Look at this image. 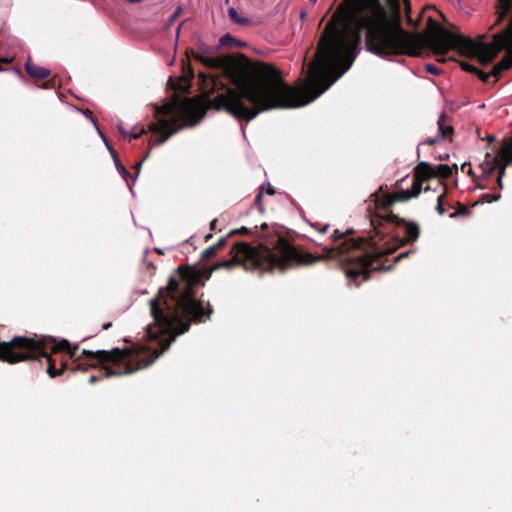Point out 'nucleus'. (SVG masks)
<instances>
[{"instance_id":"1","label":"nucleus","mask_w":512,"mask_h":512,"mask_svg":"<svg viewBox=\"0 0 512 512\" xmlns=\"http://www.w3.org/2000/svg\"><path fill=\"white\" fill-rule=\"evenodd\" d=\"M347 8L340 5L324 27L314 60L310 63L302 88L286 83L273 64L253 61L246 55L219 54L220 46L198 41L187 56L220 74L200 73L205 100L193 98L154 107V119L147 125L130 129V139L150 132L151 146L167 141L179 130L178 114L199 122L207 110H225L246 122L260 112L278 108H297L309 104L324 93L353 65V48L359 43L357 30L349 28Z\"/></svg>"},{"instance_id":"2","label":"nucleus","mask_w":512,"mask_h":512,"mask_svg":"<svg viewBox=\"0 0 512 512\" xmlns=\"http://www.w3.org/2000/svg\"><path fill=\"white\" fill-rule=\"evenodd\" d=\"M258 247L246 242L235 243L230 259L218 261L210 269L180 266L170 276L165 287L150 300V312L154 326L148 325L146 343L130 341V374L151 365L169 349L176 336L187 332L191 324L204 323L211 319L213 307L208 302L196 299L195 287L204 286L212 272L242 266L246 271L285 272L289 269L311 265L321 258L299 250L278 230L262 223Z\"/></svg>"},{"instance_id":"3","label":"nucleus","mask_w":512,"mask_h":512,"mask_svg":"<svg viewBox=\"0 0 512 512\" xmlns=\"http://www.w3.org/2000/svg\"><path fill=\"white\" fill-rule=\"evenodd\" d=\"M511 8L512 0H499L494 25H499L508 16ZM347 18L349 28L357 30L360 38L353 48V62L360 51L363 29H366L367 50L380 57H418L422 54L423 47L429 48L436 55L458 49L464 54L477 56L482 65L490 64L512 39V19L502 31L492 36L489 43L476 42L461 34L452 33L432 17H428L422 34L409 33L401 25L399 0H364L356 11L347 8Z\"/></svg>"},{"instance_id":"4","label":"nucleus","mask_w":512,"mask_h":512,"mask_svg":"<svg viewBox=\"0 0 512 512\" xmlns=\"http://www.w3.org/2000/svg\"><path fill=\"white\" fill-rule=\"evenodd\" d=\"M386 204V195L375 199V213L370 218L372 229L367 236L346 238L353 230H334L330 237L332 246L323 248L324 254L318 261L339 258L343 272L356 286L367 281L371 272L390 269L382 258L399 247L413 244L419 238L420 227L394 214V204Z\"/></svg>"},{"instance_id":"5","label":"nucleus","mask_w":512,"mask_h":512,"mask_svg":"<svg viewBox=\"0 0 512 512\" xmlns=\"http://www.w3.org/2000/svg\"><path fill=\"white\" fill-rule=\"evenodd\" d=\"M78 344L73 347L63 339L56 342L51 336L23 337L16 336L11 341L0 342V361L10 364L21 361H28L44 357L47 360V373L50 377L60 375L65 368V363L60 362V368L55 366V360L50 353L67 351L73 359L71 369L73 371H87L90 367L101 365L97 375H91L88 379L90 384L97 382L104 377L124 375L128 373V348L122 350L116 348L112 351L83 350L77 355Z\"/></svg>"},{"instance_id":"6","label":"nucleus","mask_w":512,"mask_h":512,"mask_svg":"<svg viewBox=\"0 0 512 512\" xmlns=\"http://www.w3.org/2000/svg\"><path fill=\"white\" fill-rule=\"evenodd\" d=\"M413 176H405L396 183L399 188L398 192L386 193V205L395 204L396 202L408 201L416 198L422 191L423 183L428 180L436 179V171L428 162H419L414 170Z\"/></svg>"},{"instance_id":"7","label":"nucleus","mask_w":512,"mask_h":512,"mask_svg":"<svg viewBox=\"0 0 512 512\" xmlns=\"http://www.w3.org/2000/svg\"><path fill=\"white\" fill-rule=\"evenodd\" d=\"M483 172L491 175L494 170L498 169L497 184L499 188H503L502 179L505 175L506 167L512 166V135L503 139L500 148L495 156L490 153L485 155V163L481 165Z\"/></svg>"},{"instance_id":"8","label":"nucleus","mask_w":512,"mask_h":512,"mask_svg":"<svg viewBox=\"0 0 512 512\" xmlns=\"http://www.w3.org/2000/svg\"><path fill=\"white\" fill-rule=\"evenodd\" d=\"M447 116L445 113H442L437 121L438 125V134L435 137L427 139L422 144H427L429 146H434L442 140H452V136L454 134V128L447 123Z\"/></svg>"},{"instance_id":"9","label":"nucleus","mask_w":512,"mask_h":512,"mask_svg":"<svg viewBox=\"0 0 512 512\" xmlns=\"http://www.w3.org/2000/svg\"><path fill=\"white\" fill-rule=\"evenodd\" d=\"M27 74L35 79H45L50 76L51 70L34 64L30 59L25 63Z\"/></svg>"},{"instance_id":"10","label":"nucleus","mask_w":512,"mask_h":512,"mask_svg":"<svg viewBox=\"0 0 512 512\" xmlns=\"http://www.w3.org/2000/svg\"><path fill=\"white\" fill-rule=\"evenodd\" d=\"M457 171L458 170V167L456 164H454L453 166H449V165H446V164H439L436 168H435V171H436V179H435V183H436V187H442V189L444 187H446L440 179H449L452 174H453V171Z\"/></svg>"},{"instance_id":"11","label":"nucleus","mask_w":512,"mask_h":512,"mask_svg":"<svg viewBox=\"0 0 512 512\" xmlns=\"http://www.w3.org/2000/svg\"><path fill=\"white\" fill-rule=\"evenodd\" d=\"M220 47H227V48H236V47H244L245 43L241 40L236 39L235 37L231 36L230 34L223 35L220 40Z\"/></svg>"},{"instance_id":"12","label":"nucleus","mask_w":512,"mask_h":512,"mask_svg":"<svg viewBox=\"0 0 512 512\" xmlns=\"http://www.w3.org/2000/svg\"><path fill=\"white\" fill-rule=\"evenodd\" d=\"M85 115L91 120V122L93 123V125L95 126V129L97 130L99 136L101 137V139L103 140L107 150L110 152L111 155L117 153L116 150L111 146V144L109 143V141L107 140V138L105 137L104 133L100 130V128L98 127L95 119L92 117V113L91 111L87 110Z\"/></svg>"},{"instance_id":"13","label":"nucleus","mask_w":512,"mask_h":512,"mask_svg":"<svg viewBox=\"0 0 512 512\" xmlns=\"http://www.w3.org/2000/svg\"><path fill=\"white\" fill-rule=\"evenodd\" d=\"M111 156L113 158V161H114L116 169L118 170V172L122 176V178L125 181V183L128 185V171L126 170L125 166L120 161L117 153H115V154H113Z\"/></svg>"},{"instance_id":"14","label":"nucleus","mask_w":512,"mask_h":512,"mask_svg":"<svg viewBox=\"0 0 512 512\" xmlns=\"http://www.w3.org/2000/svg\"><path fill=\"white\" fill-rule=\"evenodd\" d=\"M228 15L233 20V22L241 25H246L249 23V19L245 17H240L235 8L231 7L228 9Z\"/></svg>"},{"instance_id":"15","label":"nucleus","mask_w":512,"mask_h":512,"mask_svg":"<svg viewBox=\"0 0 512 512\" xmlns=\"http://www.w3.org/2000/svg\"><path fill=\"white\" fill-rule=\"evenodd\" d=\"M447 193V187L443 188V192L437 197V205H436V211L439 215H444L446 213V209L444 207V198Z\"/></svg>"},{"instance_id":"16","label":"nucleus","mask_w":512,"mask_h":512,"mask_svg":"<svg viewBox=\"0 0 512 512\" xmlns=\"http://www.w3.org/2000/svg\"><path fill=\"white\" fill-rule=\"evenodd\" d=\"M501 198L500 193H485L480 196L479 202L481 203H492L498 201Z\"/></svg>"},{"instance_id":"17","label":"nucleus","mask_w":512,"mask_h":512,"mask_svg":"<svg viewBox=\"0 0 512 512\" xmlns=\"http://www.w3.org/2000/svg\"><path fill=\"white\" fill-rule=\"evenodd\" d=\"M218 252V249L214 245H212L202 252L201 259L204 261H208L215 257Z\"/></svg>"},{"instance_id":"18","label":"nucleus","mask_w":512,"mask_h":512,"mask_svg":"<svg viewBox=\"0 0 512 512\" xmlns=\"http://www.w3.org/2000/svg\"><path fill=\"white\" fill-rule=\"evenodd\" d=\"M469 214H470V210L463 204L458 203L456 212L451 214L450 217H456L457 215H469Z\"/></svg>"},{"instance_id":"19","label":"nucleus","mask_w":512,"mask_h":512,"mask_svg":"<svg viewBox=\"0 0 512 512\" xmlns=\"http://www.w3.org/2000/svg\"><path fill=\"white\" fill-rule=\"evenodd\" d=\"M460 66L466 72H469L472 74H475L476 72H478V68L468 62H461Z\"/></svg>"},{"instance_id":"20","label":"nucleus","mask_w":512,"mask_h":512,"mask_svg":"<svg viewBox=\"0 0 512 512\" xmlns=\"http://www.w3.org/2000/svg\"><path fill=\"white\" fill-rule=\"evenodd\" d=\"M475 75H477V76H478V78H479L482 82H484V83L488 82V80L490 79V77H491V76H493V75L491 74V71H490L489 73H486V72H483V71H482V70H480V69H478V72H476V73H475Z\"/></svg>"},{"instance_id":"21","label":"nucleus","mask_w":512,"mask_h":512,"mask_svg":"<svg viewBox=\"0 0 512 512\" xmlns=\"http://www.w3.org/2000/svg\"><path fill=\"white\" fill-rule=\"evenodd\" d=\"M425 69L428 73L432 75H439L441 73V69L435 66L434 64H427Z\"/></svg>"},{"instance_id":"22","label":"nucleus","mask_w":512,"mask_h":512,"mask_svg":"<svg viewBox=\"0 0 512 512\" xmlns=\"http://www.w3.org/2000/svg\"><path fill=\"white\" fill-rule=\"evenodd\" d=\"M250 231L247 227H241L240 229H235V230H232L228 236H234V235H237V234H242V235H246V234H249Z\"/></svg>"},{"instance_id":"23","label":"nucleus","mask_w":512,"mask_h":512,"mask_svg":"<svg viewBox=\"0 0 512 512\" xmlns=\"http://www.w3.org/2000/svg\"><path fill=\"white\" fill-rule=\"evenodd\" d=\"M410 9H411L410 8V2H409V0H406L405 1V13H406V16H407V20H408L409 24H411L413 26H417L416 23H413V20H412L410 14H409L410 13Z\"/></svg>"},{"instance_id":"24","label":"nucleus","mask_w":512,"mask_h":512,"mask_svg":"<svg viewBox=\"0 0 512 512\" xmlns=\"http://www.w3.org/2000/svg\"><path fill=\"white\" fill-rule=\"evenodd\" d=\"M229 237L230 236H228V235L226 237H222L221 239L218 240L217 243L214 244V246L218 249V251H220L227 245V239Z\"/></svg>"},{"instance_id":"25","label":"nucleus","mask_w":512,"mask_h":512,"mask_svg":"<svg viewBox=\"0 0 512 512\" xmlns=\"http://www.w3.org/2000/svg\"><path fill=\"white\" fill-rule=\"evenodd\" d=\"M262 197H263V190L261 189L260 192L255 197V204L258 206L260 212L264 211V208L261 206Z\"/></svg>"},{"instance_id":"26","label":"nucleus","mask_w":512,"mask_h":512,"mask_svg":"<svg viewBox=\"0 0 512 512\" xmlns=\"http://www.w3.org/2000/svg\"><path fill=\"white\" fill-rule=\"evenodd\" d=\"M314 228L318 229L319 232L321 234H325L328 230H329V225L328 224H313L312 225Z\"/></svg>"},{"instance_id":"27","label":"nucleus","mask_w":512,"mask_h":512,"mask_svg":"<svg viewBox=\"0 0 512 512\" xmlns=\"http://www.w3.org/2000/svg\"><path fill=\"white\" fill-rule=\"evenodd\" d=\"M194 77L193 69L189 66L188 67V74L182 77V80L185 82H190L191 79Z\"/></svg>"},{"instance_id":"28","label":"nucleus","mask_w":512,"mask_h":512,"mask_svg":"<svg viewBox=\"0 0 512 512\" xmlns=\"http://www.w3.org/2000/svg\"><path fill=\"white\" fill-rule=\"evenodd\" d=\"M413 252H414L413 250H410V251H406V252L400 253L399 255H397L395 257L394 260H395V262H399L400 260H402L404 258H407Z\"/></svg>"},{"instance_id":"29","label":"nucleus","mask_w":512,"mask_h":512,"mask_svg":"<svg viewBox=\"0 0 512 512\" xmlns=\"http://www.w3.org/2000/svg\"><path fill=\"white\" fill-rule=\"evenodd\" d=\"M181 11H182L181 7L176 8V10L173 12V14L170 17V22L175 21L180 16Z\"/></svg>"},{"instance_id":"30","label":"nucleus","mask_w":512,"mask_h":512,"mask_svg":"<svg viewBox=\"0 0 512 512\" xmlns=\"http://www.w3.org/2000/svg\"><path fill=\"white\" fill-rule=\"evenodd\" d=\"M169 84L171 85V87L174 89V90H183L184 89V86H182L181 84H174V80L172 78L169 79Z\"/></svg>"},{"instance_id":"31","label":"nucleus","mask_w":512,"mask_h":512,"mask_svg":"<svg viewBox=\"0 0 512 512\" xmlns=\"http://www.w3.org/2000/svg\"><path fill=\"white\" fill-rule=\"evenodd\" d=\"M118 130L123 137H126L128 135V132L124 129L122 125L118 126Z\"/></svg>"},{"instance_id":"32","label":"nucleus","mask_w":512,"mask_h":512,"mask_svg":"<svg viewBox=\"0 0 512 512\" xmlns=\"http://www.w3.org/2000/svg\"><path fill=\"white\" fill-rule=\"evenodd\" d=\"M217 223H218V219H213L210 223V229L211 230H216L217 229Z\"/></svg>"},{"instance_id":"33","label":"nucleus","mask_w":512,"mask_h":512,"mask_svg":"<svg viewBox=\"0 0 512 512\" xmlns=\"http://www.w3.org/2000/svg\"><path fill=\"white\" fill-rule=\"evenodd\" d=\"M266 192L269 195H274L275 194V189L269 185V187H268Z\"/></svg>"},{"instance_id":"34","label":"nucleus","mask_w":512,"mask_h":512,"mask_svg":"<svg viewBox=\"0 0 512 512\" xmlns=\"http://www.w3.org/2000/svg\"><path fill=\"white\" fill-rule=\"evenodd\" d=\"M111 326H112V323H111V322H107V323H104V324L102 325V329H103V330H107V329H109Z\"/></svg>"},{"instance_id":"35","label":"nucleus","mask_w":512,"mask_h":512,"mask_svg":"<svg viewBox=\"0 0 512 512\" xmlns=\"http://www.w3.org/2000/svg\"><path fill=\"white\" fill-rule=\"evenodd\" d=\"M448 158H449V154H445V155H440L439 156V159L442 160V161L443 160H448Z\"/></svg>"},{"instance_id":"36","label":"nucleus","mask_w":512,"mask_h":512,"mask_svg":"<svg viewBox=\"0 0 512 512\" xmlns=\"http://www.w3.org/2000/svg\"><path fill=\"white\" fill-rule=\"evenodd\" d=\"M11 61V59H8V58H0V62H3V63H9Z\"/></svg>"},{"instance_id":"37","label":"nucleus","mask_w":512,"mask_h":512,"mask_svg":"<svg viewBox=\"0 0 512 512\" xmlns=\"http://www.w3.org/2000/svg\"><path fill=\"white\" fill-rule=\"evenodd\" d=\"M213 237L212 234H208L205 236V241L208 242Z\"/></svg>"},{"instance_id":"38","label":"nucleus","mask_w":512,"mask_h":512,"mask_svg":"<svg viewBox=\"0 0 512 512\" xmlns=\"http://www.w3.org/2000/svg\"><path fill=\"white\" fill-rule=\"evenodd\" d=\"M488 141H489L490 143H491V142H493V141H495V137H494V136H489V137H488Z\"/></svg>"},{"instance_id":"39","label":"nucleus","mask_w":512,"mask_h":512,"mask_svg":"<svg viewBox=\"0 0 512 512\" xmlns=\"http://www.w3.org/2000/svg\"><path fill=\"white\" fill-rule=\"evenodd\" d=\"M431 189L436 190V188H432V186H430V185H427V186L425 187V191H428V190H431Z\"/></svg>"},{"instance_id":"40","label":"nucleus","mask_w":512,"mask_h":512,"mask_svg":"<svg viewBox=\"0 0 512 512\" xmlns=\"http://www.w3.org/2000/svg\"><path fill=\"white\" fill-rule=\"evenodd\" d=\"M141 1H142V0H130V4H131V3H139V2H141Z\"/></svg>"},{"instance_id":"41","label":"nucleus","mask_w":512,"mask_h":512,"mask_svg":"<svg viewBox=\"0 0 512 512\" xmlns=\"http://www.w3.org/2000/svg\"><path fill=\"white\" fill-rule=\"evenodd\" d=\"M417 154H418V157H419L420 156V145L418 146Z\"/></svg>"},{"instance_id":"42","label":"nucleus","mask_w":512,"mask_h":512,"mask_svg":"<svg viewBox=\"0 0 512 512\" xmlns=\"http://www.w3.org/2000/svg\"><path fill=\"white\" fill-rule=\"evenodd\" d=\"M305 17V12H301V18Z\"/></svg>"},{"instance_id":"43","label":"nucleus","mask_w":512,"mask_h":512,"mask_svg":"<svg viewBox=\"0 0 512 512\" xmlns=\"http://www.w3.org/2000/svg\"><path fill=\"white\" fill-rule=\"evenodd\" d=\"M2 70H3V68L0 66V71H2Z\"/></svg>"}]
</instances>
